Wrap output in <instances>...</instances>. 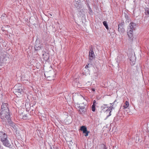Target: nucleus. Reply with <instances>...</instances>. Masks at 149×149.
Returning <instances> with one entry per match:
<instances>
[{"label": "nucleus", "instance_id": "1", "mask_svg": "<svg viewBox=\"0 0 149 149\" xmlns=\"http://www.w3.org/2000/svg\"><path fill=\"white\" fill-rule=\"evenodd\" d=\"M0 141L6 147H10L11 146L7 134L5 132H0Z\"/></svg>", "mask_w": 149, "mask_h": 149}, {"label": "nucleus", "instance_id": "2", "mask_svg": "<svg viewBox=\"0 0 149 149\" xmlns=\"http://www.w3.org/2000/svg\"><path fill=\"white\" fill-rule=\"evenodd\" d=\"M136 24L133 22H131L127 27V33L129 38L133 39V31L135 30Z\"/></svg>", "mask_w": 149, "mask_h": 149}, {"label": "nucleus", "instance_id": "3", "mask_svg": "<svg viewBox=\"0 0 149 149\" xmlns=\"http://www.w3.org/2000/svg\"><path fill=\"white\" fill-rule=\"evenodd\" d=\"M0 118L3 121L6 122V121L9 120L10 118L9 111H0Z\"/></svg>", "mask_w": 149, "mask_h": 149}, {"label": "nucleus", "instance_id": "4", "mask_svg": "<svg viewBox=\"0 0 149 149\" xmlns=\"http://www.w3.org/2000/svg\"><path fill=\"white\" fill-rule=\"evenodd\" d=\"M13 92L17 97L20 96L23 93V91L22 85L20 84H16L14 87Z\"/></svg>", "mask_w": 149, "mask_h": 149}, {"label": "nucleus", "instance_id": "5", "mask_svg": "<svg viewBox=\"0 0 149 149\" xmlns=\"http://www.w3.org/2000/svg\"><path fill=\"white\" fill-rule=\"evenodd\" d=\"M129 58L130 61H131V64L132 65H134L135 63V61L136 60V57L135 56L134 54L133 53H131L130 54L129 56Z\"/></svg>", "mask_w": 149, "mask_h": 149}, {"label": "nucleus", "instance_id": "6", "mask_svg": "<svg viewBox=\"0 0 149 149\" xmlns=\"http://www.w3.org/2000/svg\"><path fill=\"white\" fill-rule=\"evenodd\" d=\"M86 105H84V106L79 105L78 107L79 108V112L80 114H82L83 113H85L87 111L86 109L85 108Z\"/></svg>", "mask_w": 149, "mask_h": 149}, {"label": "nucleus", "instance_id": "7", "mask_svg": "<svg viewBox=\"0 0 149 149\" xmlns=\"http://www.w3.org/2000/svg\"><path fill=\"white\" fill-rule=\"evenodd\" d=\"M124 23L123 21H122L118 24V30L119 32L123 33L125 31V29L123 27Z\"/></svg>", "mask_w": 149, "mask_h": 149}, {"label": "nucleus", "instance_id": "8", "mask_svg": "<svg viewBox=\"0 0 149 149\" xmlns=\"http://www.w3.org/2000/svg\"><path fill=\"white\" fill-rule=\"evenodd\" d=\"M80 130L82 131L84 134V136H88V133H90L89 131H88L86 127L85 126H82L81 127Z\"/></svg>", "mask_w": 149, "mask_h": 149}, {"label": "nucleus", "instance_id": "9", "mask_svg": "<svg viewBox=\"0 0 149 149\" xmlns=\"http://www.w3.org/2000/svg\"><path fill=\"white\" fill-rule=\"evenodd\" d=\"M8 104L7 103H3L1 106V111H9V109L8 107Z\"/></svg>", "mask_w": 149, "mask_h": 149}, {"label": "nucleus", "instance_id": "10", "mask_svg": "<svg viewBox=\"0 0 149 149\" xmlns=\"http://www.w3.org/2000/svg\"><path fill=\"white\" fill-rule=\"evenodd\" d=\"M8 122V125L12 127L13 128L15 129L16 128V126L15 125V124L12 122L11 120V118H10L7 120L6 122Z\"/></svg>", "mask_w": 149, "mask_h": 149}, {"label": "nucleus", "instance_id": "11", "mask_svg": "<svg viewBox=\"0 0 149 149\" xmlns=\"http://www.w3.org/2000/svg\"><path fill=\"white\" fill-rule=\"evenodd\" d=\"M89 56L90 59L91 60H92L95 57L94 53L92 49H90V50L89 52Z\"/></svg>", "mask_w": 149, "mask_h": 149}, {"label": "nucleus", "instance_id": "12", "mask_svg": "<svg viewBox=\"0 0 149 149\" xmlns=\"http://www.w3.org/2000/svg\"><path fill=\"white\" fill-rule=\"evenodd\" d=\"M38 45L37 46H38L43 47V44L42 41L38 39H36L35 42V45Z\"/></svg>", "mask_w": 149, "mask_h": 149}, {"label": "nucleus", "instance_id": "13", "mask_svg": "<svg viewBox=\"0 0 149 149\" xmlns=\"http://www.w3.org/2000/svg\"><path fill=\"white\" fill-rule=\"evenodd\" d=\"M38 46V45H35V47H34V49H35V50L37 51L40 50L43 47H42V46L39 47V46Z\"/></svg>", "mask_w": 149, "mask_h": 149}, {"label": "nucleus", "instance_id": "14", "mask_svg": "<svg viewBox=\"0 0 149 149\" xmlns=\"http://www.w3.org/2000/svg\"><path fill=\"white\" fill-rule=\"evenodd\" d=\"M97 149H107L105 145L104 144H100L99 148Z\"/></svg>", "mask_w": 149, "mask_h": 149}, {"label": "nucleus", "instance_id": "15", "mask_svg": "<svg viewBox=\"0 0 149 149\" xmlns=\"http://www.w3.org/2000/svg\"><path fill=\"white\" fill-rule=\"evenodd\" d=\"M129 105V104L128 102L127 101H126L125 102V104L123 106L124 109H125L127 108L128 107Z\"/></svg>", "mask_w": 149, "mask_h": 149}, {"label": "nucleus", "instance_id": "16", "mask_svg": "<svg viewBox=\"0 0 149 149\" xmlns=\"http://www.w3.org/2000/svg\"><path fill=\"white\" fill-rule=\"evenodd\" d=\"M145 14L147 15H149V8L147 7L145 8Z\"/></svg>", "mask_w": 149, "mask_h": 149}, {"label": "nucleus", "instance_id": "17", "mask_svg": "<svg viewBox=\"0 0 149 149\" xmlns=\"http://www.w3.org/2000/svg\"><path fill=\"white\" fill-rule=\"evenodd\" d=\"M103 24L105 26L106 28L108 30L109 28L108 26L107 23L106 21H104L103 22Z\"/></svg>", "mask_w": 149, "mask_h": 149}, {"label": "nucleus", "instance_id": "18", "mask_svg": "<svg viewBox=\"0 0 149 149\" xmlns=\"http://www.w3.org/2000/svg\"><path fill=\"white\" fill-rule=\"evenodd\" d=\"M106 108H108V107L107 104H104L101 107V108L102 110H104Z\"/></svg>", "mask_w": 149, "mask_h": 149}, {"label": "nucleus", "instance_id": "19", "mask_svg": "<svg viewBox=\"0 0 149 149\" xmlns=\"http://www.w3.org/2000/svg\"><path fill=\"white\" fill-rule=\"evenodd\" d=\"M113 108V107L112 106L109 107L108 109H107L106 110V112H109L110 111L111 112Z\"/></svg>", "mask_w": 149, "mask_h": 149}, {"label": "nucleus", "instance_id": "20", "mask_svg": "<svg viewBox=\"0 0 149 149\" xmlns=\"http://www.w3.org/2000/svg\"><path fill=\"white\" fill-rule=\"evenodd\" d=\"M125 17L127 20V22H129L130 21V19L129 17H128L127 15H125Z\"/></svg>", "mask_w": 149, "mask_h": 149}, {"label": "nucleus", "instance_id": "21", "mask_svg": "<svg viewBox=\"0 0 149 149\" xmlns=\"http://www.w3.org/2000/svg\"><path fill=\"white\" fill-rule=\"evenodd\" d=\"M92 65L91 64H88V65H86V66L85 67V68H86L87 69L88 68L91 67H92Z\"/></svg>", "mask_w": 149, "mask_h": 149}, {"label": "nucleus", "instance_id": "22", "mask_svg": "<svg viewBox=\"0 0 149 149\" xmlns=\"http://www.w3.org/2000/svg\"><path fill=\"white\" fill-rule=\"evenodd\" d=\"M95 105H92V106L91 109H92V111L93 112H94L95 111Z\"/></svg>", "mask_w": 149, "mask_h": 149}, {"label": "nucleus", "instance_id": "23", "mask_svg": "<svg viewBox=\"0 0 149 149\" xmlns=\"http://www.w3.org/2000/svg\"><path fill=\"white\" fill-rule=\"evenodd\" d=\"M89 13L90 15L92 14L93 13V11L91 10V8L90 7H89V12H88Z\"/></svg>", "mask_w": 149, "mask_h": 149}, {"label": "nucleus", "instance_id": "24", "mask_svg": "<svg viewBox=\"0 0 149 149\" xmlns=\"http://www.w3.org/2000/svg\"><path fill=\"white\" fill-rule=\"evenodd\" d=\"M28 118V116L27 115H25L23 116V118L24 119H27Z\"/></svg>", "mask_w": 149, "mask_h": 149}, {"label": "nucleus", "instance_id": "25", "mask_svg": "<svg viewBox=\"0 0 149 149\" xmlns=\"http://www.w3.org/2000/svg\"><path fill=\"white\" fill-rule=\"evenodd\" d=\"M96 101L95 100H94L93 101V104L92 105L96 106Z\"/></svg>", "mask_w": 149, "mask_h": 149}, {"label": "nucleus", "instance_id": "26", "mask_svg": "<svg viewBox=\"0 0 149 149\" xmlns=\"http://www.w3.org/2000/svg\"><path fill=\"white\" fill-rule=\"evenodd\" d=\"M109 114L107 116V118L109 117V116H110L111 115V111H109Z\"/></svg>", "mask_w": 149, "mask_h": 149}, {"label": "nucleus", "instance_id": "27", "mask_svg": "<svg viewBox=\"0 0 149 149\" xmlns=\"http://www.w3.org/2000/svg\"><path fill=\"white\" fill-rule=\"evenodd\" d=\"M122 55H121L120 56H118L117 58V59H118L119 58H120V56L122 57Z\"/></svg>", "mask_w": 149, "mask_h": 149}, {"label": "nucleus", "instance_id": "28", "mask_svg": "<svg viewBox=\"0 0 149 149\" xmlns=\"http://www.w3.org/2000/svg\"><path fill=\"white\" fill-rule=\"evenodd\" d=\"M4 15H5L4 14H3L2 15L1 17H4Z\"/></svg>", "mask_w": 149, "mask_h": 149}, {"label": "nucleus", "instance_id": "29", "mask_svg": "<svg viewBox=\"0 0 149 149\" xmlns=\"http://www.w3.org/2000/svg\"><path fill=\"white\" fill-rule=\"evenodd\" d=\"M92 90L93 91H95V89H94V88H93L92 89Z\"/></svg>", "mask_w": 149, "mask_h": 149}, {"label": "nucleus", "instance_id": "30", "mask_svg": "<svg viewBox=\"0 0 149 149\" xmlns=\"http://www.w3.org/2000/svg\"><path fill=\"white\" fill-rule=\"evenodd\" d=\"M50 149H53L52 147H51Z\"/></svg>", "mask_w": 149, "mask_h": 149}]
</instances>
